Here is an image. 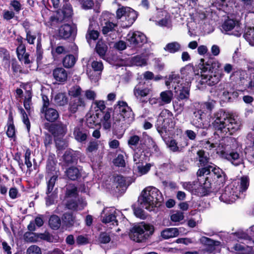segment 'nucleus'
I'll list each match as a JSON object with an SVG mask.
<instances>
[{"label": "nucleus", "mask_w": 254, "mask_h": 254, "mask_svg": "<svg viewBox=\"0 0 254 254\" xmlns=\"http://www.w3.org/2000/svg\"><path fill=\"white\" fill-rule=\"evenodd\" d=\"M103 115L102 121L110 120L111 114L113 123L112 125L113 133L118 135L123 133L125 129L124 125L129 124L134 120V113L127 103L124 101H118L112 108H108L106 111L101 112Z\"/></svg>", "instance_id": "nucleus-1"}, {"label": "nucleus", "mask_w": 254, "mask_h": 254, "mask_svg": "<svg viewBox=\"0 0 254 254\" xmlns=\"http://www.w3.org/2000/svg\"><path fill=\"white\" fill-rule=\"evenodd\" d=\"M204 175L207 176L202 183L201 193L203 196L208 195L223 187L227 179L226 173L215 165L198 169L196 172L197 177H203Z\"/></svg>", "instance_id": "nucleus-2"}, {"label": "nucleus", "mask_w": 254, "mask_h": 254, "mask_svg": "<svg viewBox=\"0 0 254 254\" xmlns=\"http://www.w3.org/2000/svg\"><path fill=\"white\" fill-rule=\"evenodd\" d=\"M203 79H205L206 84L212 86L220 81L223 73L221 64L215 58L210 57L201 59L198 64Z\"/></svg>", "instance_id": "nucleus-3"}, {"label": "nucleus", "mask_w": 254, "mask_h": 254, "mask_svg": "<svg viewBox=\"0 0 254 254\" xmlns=\"http://www.w3.org/2000/svg\"><path fill=\"white\" fill-rule=\"evenodd\" d=\"M173 114L169 110L164 109L160 113L155 124L158 132L164 141L168 132L172 131L175 126Z\"/></svg>", "instance_id": "nucleus-4"}, {"label": "nucleus", "mask_w": 254, "mask_h": 254, "mask_svg": "<svg viewBox=\"0 0 254 254\" xmlns=\"http://www.w3.org/2000/svg\"><path fill=\"white\" fill-rule=\"evenodd\" d=\"M155 231L154 226L145 222L133 226L129 234L130 239L136 243H144L151 238Z\"/></svg>", "instance_id": "nucleus-5"}, {"label": "nucleus", "mask_w": 254, "mask_h": 254, "mask_svg": "<svg viewBox=\"0 0 254 254\" xmlns=\"http://www.w3.org/2000/svg\"><path fill=\"white\" fill-rule=\"evenodd\" d=\"M56 14L50 16L49 18L48 23L51 27L64 21H68L71 18L73 15L72 5L69 2H65L62 8L58 9L56 11Z\"/></svg>", "instance_id": "nucleus-6"}, {"label": "nucleus", "mask_w": 254, "mask_h": 254, "mask_svg": "<svg viewBox=\"0 0 254 254\" xmlns=\"http://www.w3.org/2000/svg\"><path fill=\"white\" fill-rule=\"evenodd\" d=\"M232 114L226 112L221 109L215 113L213 115L212 125L216 132L223 133L227 126V121L230 118Z\"/></svg>", "instance_id": "nucleus-7"}, {"label": "nucleus", "mask_w": 254, "mask_h": 254, "mask_svg": "<svg viewBox=\"0 0 254 254\" xmlns=\"http://www.w3.org/2000/svg\"><path fill=\"white\" fill-rule=\"evenodd\" d=\"M44 127L54 136L56 140H61L67 133V125L61 121L53 123H45Z\"/></svg>", "instance_id": "nucleus-8"}, {"label": "nucleus", "mask_w": 254, "mask_h": 254, "mask_svg": "<svg viewBox=\"0 0 254 254\" xmlns=\"http://www.w3.org/2000/svg\"><path fill=\"white\" fill-rule=\"evenodd\" d=\"M127 45L134 49L140 48L147 42L146 35L139 31H129L127 36Z\"/></svg>", "instance_id": "nucleus-9"}, {"label": "nucleus", "mask_w": 254, "mask_h": 254, "mask_svg": "<svg viewBox=\"0 0 254 254\" xmlns=\"http://www.w3.org/2000/svg\"><path fill=\"white\" fill-rule=\"evenodd\" d=\"M240 21L236 19H231L229 17L222 25V29L226 32L232 31L231 34L240 37L243 33Z\"/></svg>", "instance_id": "nucleus-10"}, {"label": "nucleus", "mask_w": 254, "mask_h": 254, "mask_svg": "<svg viewBox=\"0 0 254 254\" xmlns=\"http://www.w3.org/2000/svg\"><path fill=\"white\" fill-rule=\"evenodd\" d=\"M73 135L77 142L85 143L90 135V131L86 125L80 123L74 127Z\"/></svg>", "instance_id": "nucleus-11"}, {"label": "nucleus", "mask_w": 254, "mask_h": 254, "mask_svg": "<svg viewBox=\"0 0 254 254\" xmlns=\"http://www.w3.org/2000/svg\"><path fill=\"white\" fill-rule=\"evenodd\" d=\"M217 153L222 158L230 161L233 165L238 166L243 162V158L236 151L219 150Z\"/></svg>", "instance_id": "nucleus-12"}, {"label": "nucleus", "mask_w": 254, "mask_h": 254, "mask_svg": "<svg viewBox=\"0 0 254 254\" xmlns=\"http://www.w3.org/2000/svg\"><path fill=\"white\" fill-rule=\"evenodd\" d=\"M57 160L55 157V155L50 153L48 156L46 163L47 176H59V170L57 167Z\"/></svg>", "instance_id": "nucleus-13"}, {"label": "nucleus", "mask_w": 254, "mask_h": 254, "mask_svg": "<svg viewBox=\"0 0 254 254\" xmlns=\"http://www.w3.org/2000/svg\"><path fill=\"white\" fill-rule=\"evenodd\" d=\"M227 122L223 133L229 132V134L231 135L240 129L241 121L237 117H235L232 114Z\"/></svg>", "instance_id": "nucleus-14"}, {"label": "nucleus", "mask_w": 254, "mask_h": 254, "mask_svg": "<svg viewBox=\"0 0 254 254\" xmlns=\"http://www.w3.org/2000/svg\"><path fill=\"white\" fill-rule=\"evenodd\" d=\"M151 91L145 82L140 81L134 87L133 94L137 99L141 100L142 98L148 96Z\"/></svg>", "instance_id": "nucleus-15"}, {"label": "nucleus", "mask_w": 254, "mask_h": 254, "mask_svg": "<svg viewBox=\"0 0 254 254\" xmlns=\"http://www.w3.org/2000/svg\"><path fill=\"white\" fill-rule=\"evenodd\" d=\"M77 152L73 150H67L63 155V162L65 166H69L75 165L78 160Z\"/></svg>", "instance_id": "nucleus-16"}, {"label": "nucleus", "mask_w": 254, "mask_h": 254, "mask_svg": "<svg viewBox=\"0 0 254 254\" xmlns=\"http://www.w3.org/2000/svg\"><path fill=\"white\" fill-rule=\"evenodd\" d=\"M24 238L26 241L35 242L39 239L50 241L51 236L49 233H36L33 232H26L24 234Z\"/></svg>", "instance_id": "nucleus-17"}, {"label": "nucleus", "mask_w": 254, "mask_h": 254, "mask_svg": "<svg viewBox=\"0 0 254 254\" xmlns=\"http://www.w3.org/2000/svg\"><path fill=\"white\" fill-rule=\"evenodd\" d=\"M74 35V27L69 24L62 25L59 29L58 35L60 39L66 40Z\"/></svg>", "instance_id": "nucleus-18"}, {"label": "nucleus", "mask_w": 254, "mask_h": 254, "mask_svg": "<svg viewBox=\"0 0 254 254\" xmlns=\"http://www.w3.org/2000/svg\"><path fill=\"white\" fill-rule=\"evenodd\" d=\"M52 74L54 79L59 84H64L67 81V73L63 67H56L53 69Z\"/></svg>", "instance_id": "nucleus-19"}, {"label": "nucleus", "mask_w": 254, "mask_h": 254, "mask_svg": "<svg viewBox=\"0 0 254 254\" xmlns=\"http://www.w3.org/2000/svg\"><path fill=\"white\" fill-rule=\"evenodd\" d=\"M200 242L205 246L206 251L210 253H214L216 250V247L220 245L219 241L206 237H202L200 239Z\"/></svg>", "instance_id": "nucleus-20"}, {"label": "nucleus", "mask_w": 254, "mask_h": 254, "mask_svg": "<svg viewBox=\"0 0 254 254\" xmlns=\"http://www.w3.org/2000/svg\"><path fill=\"white\" fill-rule=\"evenodd\" d=\"M144 189H147V194L154 205L157 204L162 199V194L158 189L153 187H149Z\"/></svg>", "instance_id": "nucleus-21"}, {"label": "nucleus", "mask_w": 254, "mask_h": 254, "mask_svg": "<svg viewBox=\"0 0 254 254\" xmlns=\"http://www.w3.org/2000/svg\"><path fill=\"white\" fill-rule=\"evenodd\" d=\"M40 112L44 115L45 120L50 123L56 122L60 117L58 111L53 108L50 107L44 110H40Z\"/></svg>", "instance_id": "nucleus-22"}, {"label": "nucleus", "mask_w": 254, "mask_h": 254, "mask_svg": "<svg viewBox=\"0 0 254 254\" xmlns=\"http://www.w3.org/2000/svg\"><path fill=\"white\" fill-rule=\"evenodd\" d=\"M147 189H144L139 196L137 200V203L140 205L142 208H144L146 209L149 210L151 206L154 205L152 202L150 200L147 194Z\"/></svg>", "instance_id": "nucleus-23"}, {"label": "nucleus", "mask_w": 254, "mask_h": 254, "mask_svg": "<svg viewBox=\"0 0 254 254\" xmlns=\"http://www.w3.org/2000/svg\"><path fill=\"white\" fill-rule=\"evenodd\" d=\"M91 67L93 68L94 71L98 72V76H96L95 77L93 75V72L92 71H90L89 72L87 71V73L88 74V77L91 80H97L99 78V76L101 74V72L103 70L104 65L101 61L98 62L96 61H94L91 63Z\"/></svg>", "instance_id": "nucleus-24"}, {"label": "nucleus", "mask_w": 254, "mask_h": 254, "mask_svg": "<svg viewBox=\"0 0 254 254\" xmlns=\"http://www.w3.org/2000/svg\"><path fill=\"white\" fill-rule=\"evenodd\" d=\"M197 158L198 160L200 166L202 167L211 166L212 163H210L209 153L203 149L198 150L196 152Z\"/></svg>", "instance_id": "nucleus-25"}, {"label": "nucleus", "mask_w": 254, "mask_h": 254, "mask_svg": "<svg viewBox=\"0 0 254 254\" xmlns=\"http://www.w3.org/2000/svg\"><path fill=\"white\" fill-rule=\"evenodd\" d=\"M102 214L104 216H102L101 221L104 224L112 223L113 225L117 226L118 225V221L117 219V216L115 212H112L111 210L105 211L103 210Z\"/></svg>", "instance_id": "nucleus-26"}, {"label": "nucleus", "mask_w": 254, "mask_h": 254, "mask_svg": "<svg viewBox=\"0 0 254 254\" xmlns=\"http://www.w3.org/2000/svg\"><path fill=\"white\" fill-rule=\"evenodd\" d=\"M0 58L1 59V65L4 68H9L10 65V55L8 50L0 47Z\"/></svg>", "instance_id": "nucleus-27"}, {"label": "nucleus", "mask_w": 254, "mask_h": 254, "mask_svg": "<svg viewBox=\"0 0 254 254\" xmlns=\"http://www.w3.org/2000/svg\"><path fill=\"white\" fill-rule=\"evenodd\" d=\"M65 174L69 180L78 181L81 177V170L76 167L70 166L66 169Z\"/></svg>", "instance_id": "nucleus-28"}, {"label": "nucleus", "mask_w": 254, "mask_h": 254, "mask_svg": "<svg viewBox=\"0 0 254 254\" xmlns=\"http://www.w3.org/2000/svg\"><path fill=\"white\" fill-rule=\"evenodd\" d=\"M137 17L136 12L133 9L129 7V9L127 11L126 15L125 17V21H123V27H129L135 21Z\"/></svg>", "instance_id": "nucleus-29"}, {"label": "nucleus", "mask_w": 254, "mask_h": 254, "mask_svg": "<svg viewBox=\"0 0 254 254\" xmlns=\"http://www.w3.org/2000/svg\"><path fill=\"white\" fill-rule=\"evenodd\" d=\"M62 219L64 226L66 228H69L74 226L76 216L72 212H67L63 214Z\"/></svg>", "instance_id": "nucleus-30"}, {"label": "nucleus", "mask_w": 254, "mask_h": 254, "mask_svg": "<svg viewBox=\"0 0 254 254\" xmlns=\"http://www.w3.org/2000/svg\"><path fill=\"white\" fill-rule=\"evenodd\" d=\"M67 52L65 47L63 46H52L51 55L54 61H58L62 55Z\"/></svg>", "instance_id": "nucleus-31"}, {"label": "nucleus", "mask_w": 254, "mask_h": 254, "mask_svg": "<svg viewBox=\"0 0 254 254\" xmlns=\"http://www.w3.org/2000/svg\"><path fill=\"white\" fill-rule=\"evenodd\" d=\"M43 54L44 50L42 46L41 34L39 33H38L35 54L36 62L38 64L41 63L42 60L43 58Z\"/></svg>", "instance_id": "nucleus-32"}, {"label": "nucleus", "mask_w": 254, "mask_h": 254, "mask_svg": "<svg viewBox=\"0 0 254 254\" xmlns=\"http://www.w3.org/2000/svg\"><path fill=\"white\" fill-rule=\"evenodd\" d=\"M26 254H42L41 249L37 246L32 245L29 247ZM47 254H64L63 251L59 249H55L52 251H49Z\"/></svg>", "instance_id": "nucleus-33"}, {"label": "nucleus", "mask_w": 254, "mask_h": 254, "mask_svg": "<svg viewBox=\"0 0 254 254\" xmlns=\"http://www.w3.org/2000/svg\"><path fill=\"white\" fill-rule=\"evenodd\" d=\"M205 117L199 112L195 111L193 113V117L191 121V125L195 127L196 128H203L205 125L203 123V119Z\"/></svg>", "instance_id": "nucleus-34"}, {"label": "nucleus", "mask_w": 254, "mask_h": 254, "mask_svg": "<svg viewBox=\"0 0 254 254\" xmlns=\"http://www.w3.org/2000/svg\"><path fill=\"white\" fill-rule=\"evenodd\" d=\"M144 143L140 142L137 147L133 149L134 152L133 159L136 165L142 162V155L144 152Z\"/></svg>", "instance_id": "nucleus-35"}, {"label": "nucleus", "mask_w": 254, "mask_h": 254, "mask_svg": "<svg viewBox=\"0 0 254 254\" xmlns=\"http://www.w3.org/2000/svg\"><path fill=\"white\" fill-rule=\"evenodd\" d=\"M214 107V105L212 102H205L202 103L200 105V108L197 110V111L199 112L204 116L207 114L210 115L211 114Z\"/></svg>", "instance_id": "nucleus-36"}, {"label": "nucleus", "mask_w": 254, "mask_h": 254, "mask_svg": "<svg viewBox=\"0 0 254 254\" xmlns=\"http://www.w3.org/2000/svg\"><path fill=\"white\" fill-rule=\"evenodd\" d=\"M118 26L117 23H114L109 20L105 22V24L103 26L101 32L104 36H107L111 34V33L116 31V28Z\"/></svg>", "instance_id": "nucleus-37"}, {"label": "nucleus", "mask_w": 254, "mask_h": 254, "mask_svg": "<svg viewBox=\"0 0 254 254\" xmlns=\"http://www.w3.org/2000/svg\"><path fill=\"white\" fill-rule=\"evenodd\" d=\"M95 49L100 57L103 59L107 53L108 47L104 42L100 40L96 43Z\"/></svg>", "instance_id": "nucleus-38"}, {"label": "nucleus", "mask_w": 254, "mask_h": 254, "mask_svg": "<svg viewBox=\"0 0 254 254\" xmlns=\"http://www.w3.org/2000/svg\"><path fill=\"white\" fill-rule=\"evenodd\" d=\"M99 34V31L92 29V25L90 24L85 36L87 43L90 44L92 40L95 41L97 40Z\"/></svg>", "instance_id": "nucleus-39"}, {"label": "nucleus", "mask_w": 254, "mask_h": 254, "mask_svg": "<svg viewBox=\"0 0 254 254\" xmlns=\"http://www.w3.org/2000/svg\"><path fill=\"white\" fill-rule=\"evenodd\" d=\"M179 234V232L177 228H166L161 233V237L164 239L176 237L178 236Z\"/></svg>", "instance_id": "nucleus-40"}, {"label": "nucleus", "mask_w": 254, "mask_h": 254, "mask_svg": "<svg viewBox=\"0 0 254 254\" xmlns=\"http://www.w3.org/2000/svg\"><path fill=\"white\" fill-rule=\"evenodd\" d=\"M126 182L125 177L121 175H117L114 176V183L116 188L118 189L119 190H124L127 189Z\"/></svg>", "instance_id": "nucleus-41"}, {"label": "nucleus", "mask_w": 254, "mask_h": 254, "mask_svg": "<svg viewBox=\"0 0 254 254\" xmlns=\"http://www.w3.org/2000/svg\"><path fill=\"white\" fill-rule=\"evenodd\" d=\"M76 61L75 57L72 54L66 55L62 60L64 66L65 68H71L73 67Z\"/></svg>", "instance_id": "nucleus-42"}, {"label": "nucleus", "mask_w": 254, "mask_h": 254, "mask_svg": "<svg viewBox=\"0 0 254 254\" xmlns=\"http://www.w3.org/2000/svg\"><path fill=\"white\" fill-rule=\"evenodd\" d=\"M49 225L53 230H57L61 225V219L58 215H51L49 220Z\"/></svg>", "instance_id": "nucleus-43"}, {"label": "nucleus", "mask_w": 254, "mask_h": 254, "mask_svg": "<svg viewBox=\"0 0 254 254\" xmlns=\"http://www.w3.org/2000/svg\"><path fill=\"white\" fill-rule=\"evenodd\" d=\"M49 178L47 181V189L46 191V194H50L54 188L56 182L58 180V175L47 176Z\"/></svg>", "instance_id": "nucleus-44"}, {"label": "nucleus", "mask_w": 254, "mask_h": 254, "mask_svg": "<svg viewBox=\"0 0 254 254\" xmlns=\"http://www.w3.org/2000/svg\"><path fill=\"white\" fill-rule=\"evenodd\" d=\"M101 121V119H96V117L91 116L86 119V126L88 128H94L98 126L100 127Z\"/></svg>", "instance_id": "nucleus-45"}, {"label": "nucleus", "mask_w": 254, "mask_h": 254, "mask_svg": "<svg viewBox=\"0 0 254 254\" xmlns=\"http://www.w3.org/2000/svg\"><path fill=\"white\" fill-rule=\"evenodd\" d=\"M190 89L189 87L183 86L177 94L178 100L179 101L188 100L190 97Z\"/></svg>", "instance_id": "nucleus-46"}, {"label": "nucleus", "mask_w": 254, "mask_h": 254, "mask_svg": "<svg viewBox=\"0 0 254 254\" xmlns=\"http://www.w3.org/2000/svg\"><path fill=\"white\" fill-rule=\"evenodd\" d=\"M141 206L137 203V204L134 203L132 205L131 208L133 211L134 215L142 219H144L146 218L144 211L143 210Z\"/></svg>", "instance_id": "nucleus-47"}, {"label": "nucleus", "mask_w": 254, "mask_h": 254, "mask_svg": "<svg viewBox=\"0 0 254 254\" xmlns=\"http://www.w3.org/2000/svg\"><path fill=\"white\" fill-rule=\"evenodd\" d=\"M164 49L170 53H175L181 49V45L177 42L168 43Z\"/></svg>", "instance_id": "nucleus-48"}, {"label": "nucleus", "mask_w": 254, "mask_h": 254, "mask_svg": "<svg viewBox=\"0 0 254 254\" xmlns=\"http://www.w3.org/2000/svg\"><path fill=\"white\" fill-rule=\"evenodd\" d=\"M55 101L58 105L61 106L67 103L68 99L64 93H59L55 96Z\"/></svg>", "instance_id": "nucleus-49"}, {"label": "nucleus", "mask_w": 254, "mask_h": 254, "mask_svg": "<svg viewBox=\"0 0 254 254\" xmlns=\"http://www.w3.org/2000/svg\"><path fill=\"white\" fill-rule=\"evenodd\" d=\"M173 96V92L171 90H166L160 93V98L165 104H169L171 102Z\"/></svg>", "instance_id": "nucleus-50"}, {"label": "nucleus", "mask_w": 254, "mask_h": 254, "mask_svg": "<svg viewBox=\"0 0 254 254\" xmlns=\"http://www.w3.org/2000/svg\"><path fill=\"white\" fill-rule=\"evenodd\" d=\"M140 139V137L137 135L134 134L131 135L129 137V139L127 140V144L131 149H133L134 148L137 147L138 145L140 144L139 143Z\"/></svg>", "instance_id": "nucleus-51"}, {"label": "nucleus", "mask_w": 254, "mask_h": 254, "mask_svg": "<svg viewBox=\"0 0 254 254\" xmlns=\"http://www.w3.org/2000/svg\"><path fill=\"white\" fill-rule=\"evenodd\" d=\"M250 180L248 176H244L241 178L239 187L240 192L246 191L249 186Z\"/></svg>", "instance_id": "nucleus-52"}, {"label": "nucleus", "mask_w": 254, "mask_h": 254, "mask_svg": "<svg viewBox=\"0 0 254 254\" xmlns=\"http://www.w3.org/2000/svg\"><path fill=\"white\" fill-rule=\"evenodd\" d=\"M10 64L11 65V69L14 74L22 73V68L21 66L19 64L16 58H13L10 60Z\"/></svg>", "instance_id": "nucleus-53"}, {"label": "nucleus", "mask_w": 254, "mask_h": 254, "mask_svg": "<svg viewBox=\"0 0 254 254\" xmlns=\"http://www.w3.org/2000/svg\"><path fill=\"white\" fill-rule=\"evenodd\" d=\"M114 165L118 167L124 168L126 167V162L123 154H119L113 160Z\"/></svg>", "instance_id": "nucleus-54"}, {"label": "nucleus", "mask_w": 254, "mask_h": 254, "mask_svg": "<svg viewBox=\"0 0 254 254\" xmlns=\"http://www.w3.org/2000/svg\"><path fill=\"white\" fill-rule=\"evenodd\" d=\"M151 166L150 163H147L145 166H143L142 162L136 164L137 171L141 175L147 174L150 170Z\"/></svg>", "instance_id": "nucleus-55"}, {"label": "nucleus", "mask_w": 254, "mask_h": 254, "mask_svg": "<svg viewBox=\"0 0 254 254\" xmlns=\"http://www.w3.org/2000/svg\"><path fill=\"white\" fill-rule=\"evenodd\" d=\"M243 36L250 44L254 45V27L248 28Z\"/></svg>", "instance_id": "nucleus-56"}, {"label": "nucleus", "mask_w": 254, "mask_h": 254, "mask_svg": "<svg viewBox=\"0 0 254 254\" xmlns=\"http://www.w3.org/2000/svg\"><path fill=\"white\" fill-rule=\"evenodd\" d=\"M166 143L170 149L173 152L181 151L176 140L171 139L170 140H168L167 142L166 141Z\"/></svg>", "instance_id": "nucleus-57"}, {"label": "nucleus", "mask_w": 254, "mask_h": 254, "mask_svg": "<svg viewBox=\"0 0 254 254\" xmlns=\"http://www.w3.org/2000/svg\"><path fill=\"white\" fill-rule=\"evenodd\" d=\"M98 241L101 244H107L111 241V237L109 234L106 232H102L98 237Z\"/></svg>", "instance_id": "nucleus-58"}, {"label": "nucleus", "mask_w": 254, "mask_h": 254, "mask_svg": "<svg viewBox=\"0 0 254 254\" xmlns=\"http://www.w3.org/2000/svg\"><path fill=\"white\" fill-rule=\"evenodd\" d=\"M132 64L136 66H142L146 64V61L142 56L140 55H136L131 59Z\"/></svg>", "instance_id": "nucleus-59"}, {"label": "nucleus", "mask_w": 254, "mask_h": 254, "mask_svg": "<svg viewBox=\"0 0 254 254\" xmlns=\"http://www.w3.org/2000/svg\"><path fill=\"white\" fill-rule=\"evenodd\" d=\"M31 154V151L29 148H27L25 150L24 154V164L26 165L27 169L30 170L32 167V164L30 161V157Z\"/></svg>", "instance_id": "nucleus-60"}, {"label": "nucleus", "mask_w": 254, "mask_h": 254, "mask_svg": "<svg viewBox=\"0 0 254 254\" xmlns=\"http://www.w3.org/2000/svg\"><path fill=\"white\" fill-rule=\"evenodd\" d=\"M80 4L83 9H91L94 5L93 0H79Z\"/></svg>", "instance_id": "nucleus-61"}, {"label": "nucleus", "mask_w": 254, "mask_h": 254, "mask_svg": "<svg viewBox=\"0 0 254 254\" xmlns=\"http://www.w3.org/2000/svg\"><path fill=\"white\" fill-rule=\"evenodd\" d=\"M231 195V192L230 190L229 187L225 188L224 191L221 194L219 197V199L221 201H223L225 202H228L230 201V197Z\"/></svg>", "instance_id": "nucleus-62"}, {"label": "nucleus", "mask_w": 254, "mask_h": 254, "mask_svg": "<svg viewBox=\"0 0 254 254\" xmlns=\"http://www.w3.org/2000/svg\"><path fill=\"white\" fill-rule=\"evenodd\" d=\"M129 9V7H125L122 6L119 8L116 11V18L117 19H121L122 18L125 17L127 11Z\"/></svg>", "instance_id": "nucleus-63"}, {"label": "nucleus", "mask_w": 254, "mask_h": 254, "mask_svg": "<svg viewBox=\"0 0 254 254\" xmlns=\"http://www.w3.org/2000/svg\"><path fill=\"white\" fill-rule=\"evenodd\" d=\"M7 129L6 131V135L10 138H16V128L14 125H7Z\"/></svg>", "instance_id": "nucleus-64"}]
</instances>
